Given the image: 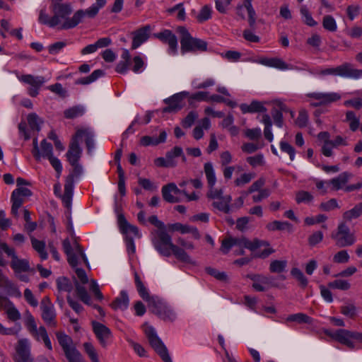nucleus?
Returning a JSON list of instances; mask_svg holds the SVG:
<instances>
[{
	"mask_svg": "<svg viewBox=\"0 0 362 362\" xmlns=\"http://www.w3.org/2000/svg\"><path fill=\"white\" fill-rule=\"evenodd\" d=\"M106 4V0H96L86 10H78L71 18L69 16L72 13V7L70 4H52V11L55 27L60 25V29L69 30L76 27L86 16L95 18L100 9Z\"/></svg>",
	"mask_w": 362,
	"mask_h": 362,
	"instance_id": "nucleus-1",
	"label": "nucleus"
},
{
	"mask_svg": "<svg viewBox=\"0 0 362 362\" xmlns=\"http://www.w3.org/2000/svg\"><path fill=\"white\" fill-rule=\"evenodd\" d=\"M63 250L67 256V260L71 267L75 269L77 278L81 284H86L88 281V278L84 269L78 268L79 260L82 259L87 267L89 266L88 259L83 250V248L77 243H74V247L68 238L64 240L62 243Z\"/></svg>",
	"mask_w": 362,
	"mask_h": 362,
	"instance_id": "nucleus-2",
	"label": "nucleus"
},
{
	"mask_svg": "<svg viewBox=\"0 0 362 362\" xmlns=\"http://www.w3.org/2000/svg\"><path fill=\"white\" fill-rule=\"evenodd\" d=\"M325 333L326 335L347 346L350 349H358L361 348L357 344V342L362 343V332L339 329L334 332L326 329Z\"/></svg>",
	"mask_w": 362,
	"mask_h": 362,
	"instance_id": "nucleus-3",
	"label": "nucleus"
},
{
	"mask_svg": "<svg viewBox=\"0 0 362 362\" xmlns=\"http://www.w3.org/2000/svg\"><path fill=\"white\" fill-rule=\"evenodd\" d=\"M177 31L180 34L182 54L206 51L207 42L203 40L193 37L186 28L180 26Z\"/></svg>",
	"mask_w": 362,
	"mask_h": 362,
	"instance_id": "nucleus-4",
	"label": "nucleus"
},
{
	"mask_svg": "<svg viewBox=\"0 0 362 362\" xmlns=\"http://www.w3.org/2000/svg\"><path fill=\"white\" fill-rule=\"evenodd\" d=\"M151 242L158 252L165 257L171 255L170 248L173 243L172 237L167 233L166 228L151 232Z\"/></svg>",
	"mask_w": 362,
	"mask_h": 362,
	"instance_id": "nucleus-5",
	"label": "nucleus"
},
{
	"mask_svg": "<svg viewBox=\"0 0 362 362\" xmlns=\"http://www.w3.org/2000/svg\"><path fill=\"white\" fill-rule=\"evenodd\" d=\"M319 75H332L343 78L359 79L362 78V69H355L351 64L345 62L336 67L322 69L319 72Z\"/></svg>",
	"mask_w": 362,
	"mask_h": 362,
	"instance_id": "nucleus-6",
	"label": "nucleus"
},
{
	"mask_svg": "<svg viewBox=\"0 0 362 362\" xmlns=\"http://www.w3.org/2000/svg\"><path fill=\"white\" fill-rule=\"evenodd\" d=\"M145 334L151 346L160 356L162 360L164 362H173L168 349L161 339L158 337L155 329L152 326H147L145 329Z\"/></svg>",
	"mask_w": 362,
	"mask_h": 362,
	"instance_id": "nucleus-7",
	"label": "nucleus"
},
{
	"mask_svg": "<svg viewBox=\"0 0 362 362\" xmlns=\"http://www.w3.org/2000/svg\"><path fill=\"white\" fill-rule=\"evenodd\" d=\"M57 339L69 362H83L81 354L72 346V339L64 332H57Z\"/></svg>",
	"mask_w": 362,
	"mask_h": 362,
	"instance_id": "nucleus-8",
	"label": "nucleus"
},
{
	"mask_svg": "<svg viewBox=\"0 0 362 362\" xmlns=\"http://www.w3.org/2000/svg\"><path fill=\"white\" fill-rule=\"evenodd\" d=\"M331 237L339 247L351 246L356 241L354 235L350 232V229L345 222H341L338 225L337 232L332 233Z\"/></svg>",
	"mask_w": 362,
	"mask_h": 362,
	"instance_id": "nucleus-9",
	"label": "nucleus"
},
{
	"mask_svg": "<svg viewBox=\"0 0 362 362\" xmlns=\"http://www.w3.org/2000/svg\"><path fill=\"white\" fill-rule=\"evenodd\" d=\"M18 79L23 83L29 85L28 94L31 97H36L40 88L47 81L42 76H34L32 74L17 75Z\"/></svg>",
	"mask_w": 362,
	"mask_h": 362,
	"instance_id": "nucleus-10",
	"label": "nucleus"
},
{
	"mask_svg": "<svg viewBox=\"0 0 362 362\" xmlns=\"http://www.w3.org/2000/svg\"><path fill=\"white\" fill-rule=\"evenodd\" d=\"M0 249L11 257L12 260L11 266L14 270L15 273H21L28 272L30 270L29 262L26 259H18L15 253L14 249L11 248L5 243H0Z\"/></svg>",
	"mask_w": 362,
	"mask_h": 362,
	"instance_id": "nucleus-11",
	"label": "nucleus"
},
{
	"mask_svg": "<svg viewBox=\"0 0 362 362\" xmlns=\"http://www.w3.org/2000/svg\"><path fill=\"white\" fill-rule=\"evenodd\" d=\"M149 308L154 314L164 321L173 322L176 318V314L173 310L158 298H157Z\"/></svg>",
	"mask_w": 362,
	"mask_h": 362,
	"instance_id": "nucleus-12",
	"label": "nucleus"
},
{
	"mask_svg": "<svg viewBox=\"0 0 362 362\" xmlns=\"http://www.w3.org/2000/svg\"><path fill=\"white\" fill-rule=\"evenodd\" d=\"M41 317L45 324L49 327L57 326L56 313L54 305L50 302L49 298H44L40 303Z\"/></svg>",
	"mask_w": 362,
	"mask_h": 362,
	"instance_id": "nucleus-13",
	"label": "nucleus"
},
{
	"mask_svg": "<svg viewBox=\"0 0 362 362\" xmlns=\"http://www.w3.org/2000/svg\"><path fill=\"white\" fill-rule=\"evenodd\" d=\"M16 355L14 361L16 362H33V358L30 354V344L27 339H22L18 341L16 346Z\"/></svg>",
	"mask_w": 362,
	"mask_h": 362,
	"instance_id": "nucleus-14",
	"label": "nucleus"
},
{
	"mask_svg": "<svg viewBox=\"0 0 362 362\" xmlns=\"http://www.w3.org/2000/svg\"><path fill=\"white\" fill-rule=\"evenodd\" d=\"M154 36L163 43L168 45V53L171 55L177 54V39L170 30H164L162 32L154 34Z\"/></svg>",
	"mask_w": 362,
	"mask_h": 362,
	"instance_id": "nucleus-15",
	"label": "nucleus"
},
{
	"mask_svg": "<svg viewBox=\"0 0 362 362\" xmlns=\"http://www.w3.org/2000/svg\"><path fill=\"white\" fill-rule=\"evenodd\" d=\"M189 95L188 92H181L174 94L173 96L164 100V103L168 105L163 110V112H175L181 110L183 107V99Z\"/></svg>",
	"mask_w": 362,
	"mask_h": 362,
	"instance_id": "nucleus-16",
	"label": "nucleus"
},
{
	"mask_svg": "<svg viewBox=\"0 0 362 362\" xmlns=\"http://www.w3.org/2000/svg\"><path fill=\"white\" fill-rule=\"evenodd\" d=\"M259 62L263 65L280 70L296 69L300 71L306 70L308 67L306 64H303L300 67L288 64L280 58H264L262 59Z\"/></svg>",
	"mask_w": 362,
	"mask_h": 362,
	"instance_id": "nucleus-17",
	"label": "nucleus"
},
{
	"mask_svg": "<svg viewBox=\"0 0 362 362\" xmlns=\"http://www.w3.org/2000/svg\"><path fill=\"white\" fill-rule=\"evenodd\" d=\"M151 30V25H146L132 33V49H136L144 43L149 38Z\"/></svg>",
	"mask_w": 362,
	"mask_h": 362,
	"instance_id": "nucleus-18",
	"label": "nucleus"
},
{
	"mask_svg": "<svg viewBox=\"0 0 362 362\" xmlns=\"http://www.w3.org/2000/svg\"><path fill=\"white\" fill-rule=\"evenodd\" d=\"M93 329L101 346L106 347L108 344V340L112 337L110 329L105 325L98 322H93Z\"/></svg>",
	"mask_w": 362,
	"mask_h": 362,
	"instance_id": "nucleus-19",
	"label": "nucleus"
},
{
	"mask_svg": "<svg viewBox=\"0 0 362 362\" xmlns=\"http://www.w3.org/2000/svg\"><path fill=\"white\" fill-rule=\"evenodd\" d=\"M163 199L169 203H177L180 201L179 195L182 194V189H179L175 183L168 184L162 187Z\"/></svg>",
	"mask_w": 362,
	"mask_h": 362,
	"instance_id": "nucleus-20",
	"label": "nucleus"
},
{
	"mask_svg": "<svg viewBox=\"0 0 362 362\" xmlns=\"http://www.w3.org/2000/svg\"><path fill=\"white\" fill-rule=\"evenodd\" d=\"M79 141L81 138H84L88 153L90 154L95 148L94 134L89 128L78 129L75 134L72 136Z\"/></svg>",
	"mask_w": 362,
	"mask_h": 362,
	"instance_id": "nucleus-21",
	"label": "nucleus"
},
{
	"mask_svg": "<svg viewBox=\"0 0 362 362\" xmlns=\"http://www.w3.org/2000/svg\"><path fill=\"white\" fill-rule=\"evenodd\" d=\"M308 97L320 101L322 105H328L341 99V95L335 92H314L307 95Z\"/></svg>",
	"mask_w": 362,
	"mask_h": 362,
	"instance_id": "nucleus-22",
	"label": "nucleus"
},
{
	"mask_svg": "<svg viewBox=\"0 0 362 362\" xmlns=\"http://www.w3.org/2000/svg\"><path fill=\"white\" fill-rule=\"evenodd\" d=\"M81 156L82 148L80 146L79 141L72 137L66 153L67 161L69 163H74L80 160Z\"/></svg>",
	"mask_w": 362,
	"mask_h": 362,
	"instance_id": "nucleus-23",
	"label": "nucleus"
},
{
	"mask_svg": "<svg viewBox=\"0 0 362 362\" xmlns=\"http://www.w3.org/2000/svg\"><path fill=\"white\" fill-rule=\"evenodd\" d=\"M135 286L140 297L148 303V307L158 298L155 296H151L147 288L141 281L137 272L134 273Z\"/></svg>",
	"mask_w": 362,
	"mask_h": 362,
	"instance_id": "nucleus-24",
	"label": "nucleus"
},
{
	"mask_svg": "<svg viewBox=\"0 0 362 362\" xmlns=\"http://www.w3.org/2000/svg\"><path fill=\"white\" fill-rule=\"evenodd\" d=\"M232 242L233 246H238L240 248H247L250 250H255L262 245H269V243L267 242H262L258 240H255L253 242L250 241L248 239L242 237V238H233Z\"/></svg>",
	"mask_w": 362,
	"mask_h": 362,
	"instance_id": "nucleus-25",
	"label": "nucleus"
},
{
	"mask_svg": "<svg viewBox=\"0 0 362 362\" xmlns=\"http://www.w3.org/2000/svg\"><path fill=\"white\" fill-rule=\"evenodd\" d=\"M348 143L346 138L341 136H337L325 145L322 146L321 152L326 157H331L333 155L332 149L339 146H347Z\"/></svg>",
	"mask_w": 362,
	"mask_h": 362,
	"instance_id": "nucleus-26",
	"label": "nucleus"
},
{
	"mask_svg": "<svg viewBox=\"0 0 362 362\" xmlns=\"http://www.w3.org/2000/svg\"><path fill=\"white\" fill-rule=\"evenodd\" d=\"M353 177V175L347 171L343 172L337 177L329 180V184L332 186V189L338 191L344 189L349 180Z\"/></svg>",
	"mask_w": 362,
	"mask_h": 362,
	"instance_id": "nucleus-27",
	"label": "nucleus"
},
{
	"mask_svg": "<svg viewBox=\"0 0 362 362\" xmlns=\"http://www.w3.org/2000/svg\"><path fill=\"white\" fill-rule=\"evenodd\" d=\"M118 224L121 232L126 235H128V233H132L135 237H141L139 228L129 223L123 214H119Z\"/></svg>",
	"mask_w": 362,
	"mask_h": 362,
	"instance_id": "nucleus-28",
	"label": "nucleus"
},
{
	"mask_svg": "<svg viewBox=\"0 0 362 362\" xmlns=\"http://www.w3.org/2000/svg\"><path fill=\"white\" fill-rule=\"evenodd\" d=\"M247 278L250 279L252 281V288L259 292L267 291V284H268V279L267 276L262 274H250L246 276Z\"/></svg>",
	"mask_w": 362,
	"mask_h": 362,
	"instance_id": "nucleus-29",
	"label": "nucleus"
},
{
	"mask_svg": "<svg viewBox=\"0 0 362 362\" xmlns=\"http://www.w3.org/2000/svg\"><path fill=\"white\" fill-rule=\"evenodd\" d=\"M33 156L37 160H40L41 158H46L49 159L53 156V147L52 144L48 143L45 139H43L40 144V148L36 153H34Z\"/></svg>",
	"mask_w": 362,
	"mask_h": 362,
	"instance_id": "nucleus-30",
	"label": "nucleus"
},
{
	"mask_svg": "<svg viewBox=\"0 0 362 362\" xmlns=\"http://www.w3.org/2000/svg\"><path fill=\"white\" fill-rule=\"evenodd\" d=\"M167 133L165 130L160 132L158 137L144 136L140 139L141 145L144 146H156L159 144L164 143L166 141Z\"/></svg>",
	"mask_w": 362,
	"mask_h": 362,
	"instance_id": "nucleus-31",
	"label": "nucleus"
},
{
	"mask_svg": "<svg viewBox=\"0 0 362 362\" xmlns=\"http://www.w3.org/2000/svg\"><path fill=\"white\" fill-rule=\"evenodd\" d=\"M129 303V299L127 291H122L110 305L114 310H124L128 308Z\"/></svg>",
	"mask_w": 362,
	"mask_h": 362,
	"instance_id": "nucleus-32",
	"label": "nucleus"
},
{
	"mask_svg": "<svg viewBox=\"0 0 362 362\" xmlns=\"http://www.w3.org/2000/svg\"><path fill=\"white\" fill-rule=\"evenodd\" d=\"M170 252H173L174 256L180 261L187 263L194 264V261L190 257V256L185 252V250L178 247L177 245L173 244L170 248Z\"/></svg>",
	"mask_w": 362,
	"mask_h": 362,
	"instance_id": "nucleus-33",
	"label": "nucleus"
},
{
	"mask_svg": "<svg viewBox=\"0 0 362 362\" xmlns=\"http://www.w3.org/2000/svg\"><path fill=\"white\" fill-rule=\"evenodd\" d=\"M168 229L172 231H180L182 234L192 233L197 238H199V231L196 228L190 227L187 225H183L180 223L169 224Z\"/></svg>",
	"mask_w": 362,
	"mask_h": 362,
	"instance_id": "nucleus-34",
	"label": "nucleus"
},
{
	"mask_svg": "<svg viewBox=\"0 0 362 362\" xmlns=\"http://www.w3.org/2000/svg\"><path fill=\"white\" fill-rule=\"evenodd\" d=\"M231 201V196L226 195L218 200L214 201L212 206L218 211H223L225 214H229L230 211V203Z\"/></svg>",
	"mask_w": 362,
	"mask_h": 362,
	"instance_id": "nucleus-35",
	"label": "nucleus"
},
{
	"mask_svg": "<svg viewBox=\"0 0 362 362\" xmlns=\"http://www.w3.org/2000/svg\"><path fill=\"white\" fill-rule=\"evenodd\" d=\"M74 184L70 182H66L64 184V194L62 196V200L64 205L66 208H70L72 202V197L74 194Z\"/></svg>",
	"mask_w": 362,
	"mask_h": 362,
	"instance_id": "nucleus-36",
	"label": "nucleus"
},
{
	"mask_svg": "<svg viewBox=\"0 0 362 362\" xmlns=\"http://www.w3.org/2000/svg\"><path fill=\"white\" fill-rule=\"evenodd\" d=\"M18 192H13L11 196L12 203L11 212L15 217H18V209L21 207L25 200V197L17 195Z\"/></svg>",
	"mask_w": 362,
	"mask_h": 362,
	"instance_id": "nucleus-37",
	"label": "nucleus"
},
{
	"mask_svg": "<svg viewBox=\"0 0 362 362\" xmlns=\"http://www.w3.org/2000/svg\"><path fill=\"white\" fill-rule=\"evenodd\" d=\"M105 74L104 71L101 69H97L92 72L90 76L78 78L75 81L76 85H88L93 83L100 77L103 76Z\"/></svg>",
	"mask_w": 362,
	"mask_h": 362,
	"instance_id": "nucleus-38",
	"label": "nucleus"
},
{
	"mask_svg": "<svg viewBox=\"0 0 362 362\" xmlns=\"http://www.w3.org/2000/svg\"><path fill=\"white\" fill-rule=\"evenodd\" d=\"M31 334L37 340L40 341L42 339L45 344V346L49 350L52 349L51 341L45 327L40 326L39 328H37V332H33Z\"/></svg>",
	"mask_w": 362,
	"mask_h": 362,
	"instance_id": "nucleus-39",
	"label": "nucleus"
},
{
	"mask_svg": "<svg viewBox=\"0 0 362 362\" xmlns=\"http://www.w3.org/2000/svg\"><path fill=\"white\" fill-rule=\"evenodd\" d=\"M266 228L268 230L270 231L286 230L291 231L293 229V226L292 224L287 221H274L272 222L269 223L267 225Z\"/></svg>",
	"mask_w": 362,
	"mask_h": 362,
	"instance_id": "nucleus-40",
	"label": "nucleus"
},
{
	"mask_svg": "<svg viewBox=\"0 0 362 362\" xmlns=\"http://www.w3.org/2000/svg\"><path fill=\"white\" fill-rule=\"evenodd\" d=\"M204 171L208 185H215L216 183V176L213 163L211 162L204 163Z\"/></svg>",
	"mask_w": 362,
	"mask_h": 362,
	"instance_id": "nucleus-41",
	"label": "nucleus"
},
{
	"mask_svg": "<svg viewBox=\"0 0 362 362\" xmlns=\"http://www.w3.org/2000/svg\"><path fill=\"white\" fill-rule=\"evenodd\" d=\"M69 164L72 167V169L66 179V182H70L71 181V183L74 184V178H78L83 174V166L80 164L79 161Z\"/></svg>",
	"mask_w": 362,
	"mask_h": 362,
	"instance_id": "nucleus-42",
	"label": "nucleus"
},
{
	"mask_svg": "<svg viewBox=\"0 0 362 362\" xmlns=\"http://www.w3.org/2000/svg\"><path fill=\"white\" fill-rule=\"evenodd\" d=\"M74 284L76 288V293L80 300L85 304L90 305V296L86 291V288L79 284L78 280L74 278Z\"/></svg>",
	"mask_w": 362,
	"mask_h": 362,
	"instance_id": "nucleus-43",
	"label": "nucleus"
},
{
	"mask_svg": "<svg viewBox=\"0 0 362 362\" xmlns=\"http://www.w3.org/2000/svg\"><path fill=\"white\" fill-rule=\"evenodd\" d=\"M362 215V203L357 204L350 210L343 214V218L345 221H351Z\"/></svg>",
	"mask_w": 362,
	"mask_h": 362,
	"instance_id": "nucleus-44",
	"label": "nucleus"
},
{
	"mask_svg": "<svg viewBox=\"0 0 362 362\" xmlns=\"http://www.w3.org/2000/svg\"><path fill=\"white\" fill-rule=\"evenodd\" d=\"M33 247L38 252L42 260H45L48 257V254L45 250V243L38 240L35 238H31Z\"/></svg>",
	"mask_w": 362,
	"mask_h": 362,
	"instance_id": "nucleus-45",
	"label": "nucleus"
},
{
	"mask_svg": "<svg viewBox=\"0 0 362 362\" xmlns=\"http://www.w3.org/2000/svg\"><path fill=\"white\" fill-rule=\"evenodd\" d=\"M84 113V107L82 105H76L65 110L64 115L67 119H74L82 116Z\"/></svg>",
	"mask_w": 362,
	"mask_h": 362,
	"instance_id": "nucleus-46",
	"label": "nucleus"
},
{
	"mask_svg": "<svg viewBox=\"0 0 362 362\" xmlns=\"http://www.w3.org/2000/svg\"><path fill=\"white\" fill-rule=\"evenodd\" d=\"M262 122L264 124V135L265 139L270 142L272 141L274 136L272 132V122L270 116L267 114L264 115L262 116Z\"/></svg>",
	"mask_w": 362,
	"mask_h": 362,
	"instance_id": "nucleus-47",
	"label": "nucleus"
},
{
	"mask_svg": "<svg viewBox=\"0 0 362 362\" xmlns=\"http://www.w3.org/2000/svg\"><path fill=\"white\" fill-rule=\"evenodd\" d=\"M340 312L346 317L353 319L357 315V308L352 303H345L340 307Z\"/></svg>",
	"mask_w": 362,
	"mask_h": 362,
	"instance_id": "nucleus-48",
	"label": "nucleus"
},
{
	"mask_svg": "<svg viewBox=\"0 0 362 362\" xmlns=\"http://www.w3.org/2000/svg\"><path fill=\"white\" fill-rule=\"evenodd\" d=\"M38 22L40 24L47 25L49 28L55 27L54 23V19H53V16L52 17H49L45 8L40 10Z\"/></svg>",
	"mask_w": 362,
	"mask_h": 362,
	"instance_id": "nucleus-49",
	"label": "nucleus"
},
{
	"mask_svg": "<svg viewBox=\"0 0 362 362\" xmlns=\"http://www.w3.org/2000/svg\"><path fill=\"white\" fill-rule=\"evenodd\" d=\"M286 320L288 322H296L300 324H311L313 322V319L310 317L302 313L290 315L287 317Z\"/></svg>",
	"mask_w": 362,
	"mask_h": 362,
	"instance_id": "nucleus-50",
	"label": "nucleus"
},
{
	"mask_svg": "<svg viewBox=\"0 0 362 362\" xmlns=\"http://www.w3.org/2000/svg\"><path fill=\"white\" fill-rule=\"evenodd\" d=\"M28 123L30 128L33 131L39 132L40 124L43 122L36 113H30L27 117Z\"/></svg>",
	"mask_w": 362,
	"mask_h": 362,
	"instance_id": "nucleus-51",
	"label": "nucleus"
},
{
	"mask_svg": "<svg viewBox=\"0 0 362 362\" xmlns=\"http://www.w3.org/2000/svg\"><path fill=\"white\" fill-rule=\"evenodd\" d=\"M8 318L13 322H16L21 319V315L18 309L11 301L8 302V306L6 310Z\"/></svg>",
	"mask_w": 362,
	"mask_h": 362,
	"instance_id": "nucleus-52",
	"label": "nucleus"
},
{
	"mask_svg": "<svg viewBox=\"0 0 362 362\" xmlns=\"http://www.w3.org/2000/svg\"><path fill=\"white\" fill-rule=\"evenodd\" d=\"M300 13L302 16L303 22L311 27L315 26L317 22L312 17L308 8L306 6L302 5L300 8Z\"/></svg>",
	"mask_w": 362,
	"mask_h": 362,
	"instance_id": "nucleus-53",
	"label": "nucleus"
},
{
	"mask_svg": "<svg viewBox=\"0 0 362 362\" xmlns=\"http://www.w3.org/2000/svg\"><path fill=\"white\" fill-rule=\"evenodd\" d=\"M57 286L59 291L71 292L73 289V285L68 278L64 276L59 277L57 279Z\"/></svg>",
	"mask_w": 362,
	"mask_h": 362,
	"instance_id": "nucleus-54",
	"label": "nucleus"
},
{
	"mask_svg": "<svg viewBox=\"0 0 362 362\" xmlns=\"http://www.w3.org/2000/svg\"><path fill=\"white\" fill-rule=\"evenodd\" d=\"M291 274L299 282L300 286L305 288L308 284V280L300 269L298 268H293Z\"/></svg>",
	"mask_w": 362,
	"mask_h": 362,
	"instance_id": "nucleus-55",
	"label": "nucleus"
},
{
	"mask_svg": "<svg viewBox=\"0 0 362 362\" xmlns=\"http://www.w3.org/2000/svg\"><path fill=\"white\" fill-rule=\"evenodd\" d=\"M346 120L349 123V128L352 132L356 131L360 124L359 118L356 117L353 111H347L346 113Z\"/></svg>",
	"mask_w": 362,
	"mask_h": 362,
	"instance_id": "nucleus-56",
	"label": "nucleus"
},
{
	"mask_svg": "<svg viewBox=\"0 0 362 362\" xmlns=\"http://www.w3.org/2000/svg\"><path fill=\"white\" fill-rule=\"evenodd\" d=\"M328 287L333 289L347 291L351 288L350 283L344 279H336L328 284Z\"/></svg>",
	"mask_w": 362,
	"mask_h": 362,
	"instance_id": "nucleus-57",
	"label": "nucleus"
},
{
	"mask_svg": "<svg viewBox=\"0 0 362 362\" xmlns=\"http://www.w3.org/2000/svg\"><path fill=\"white\" fill-rule=\"evenodd\" d=\"M208 188L209 189L206 193V197L208 199L216 201L225 197L223 195V189H217L215 187V185H208Z\"/></svg>",
	"mask_w": 362,
	"mask_h": 362,
	"instance_id": "nucleus-58",
	"label": "nucleus"
},
{
	"mask_svg": "<svg viewBox=\"0 0 362 362\" xmlns=\"http://www.w3.org/2000/svg\"><path fill=\"white\" fill-rule=\"evenodd\" d=\"M287 267L286 260H274L269 265V271L272 273H281Z\"/></svg>",
	"mask_w": 362,
	"mask_h": 362,
	"instance_id": "nucleus-59",
	"label": "nucleus"
},
{
	"mask_svg": "<svg viewBox=\"0 0 362 362\" xmlns=\"http://www.w3.org/2000/svg\"><path fill=\"white\" fill-rule=\"evenodd\" d=\"M323 28L330 32H335L337 29V25L335 19L329 15L324 16L322 21Z\"/></svg>",
	"mask_w": 362,
	"mask_h": 362,
	"instance_id": "nucleus-60",
	"label": "nucleus"
},
{
	"mask_svg": "<svg viewBox=\"0 0 362 362\" xmlns=\"http://www.w3.org/2000/svg\"><path fill=\"white\" fill-rule=\"evenodd\" d=\"M25 325L30 333L33 332H37V327L35 320L28 310L25 313Z\"/></svg>",
	"mask_w": 362,
	"mask_h": 362,
	"instance_id": "nucleus-61",
	"label": "nucleus"
},
{
	"mask_svg": "<svg viewBox=\"0 0 362 362\" xmlns=\"http://www.w3.org/2000/svg\"><path fill=\"white\" fill-rule=\"evenodd\" d=\"M83 347L86 353L89 356L92 362H99L98 354L93 344L90 342L83 344Z\"/></svg>",
	"mask_w": 362,
	"mask_h": 362,
	"instance_id": "nucleus-62",
	"label": "nucleus"
},
{
	"mask_svg": "<svg viewBox=\"0 0 362 362\" xmlns=\"http://www.w3.org/2000/svg\"><path fill=\"white\" fill-rule=\"evenodd\" d=\"M254 177V173H243L234 180V183L237 187H242L249 183Z\"/></svg>",
	"mask_w": 362,
	"mask_h": 362,
	"instance_id": "nucleus-63",
	"label": "nucleus"
},
{
	"mask_svg": "<svg viewBox=\"0 0 362 362\" xmlns=\"http://www.w3.org/2000/svg\"><path fill=\"white\" fill-rule=\"evenodd\" d=\"M313 199V196L307 191H299L296 193V201L298 204L308 203Z\"/></svg>",
	"mask_w": 362,
	"mask_h": 362,
	"instance_id": "nucleus-64",
	"label": "nucleus"
}]
</instances>
